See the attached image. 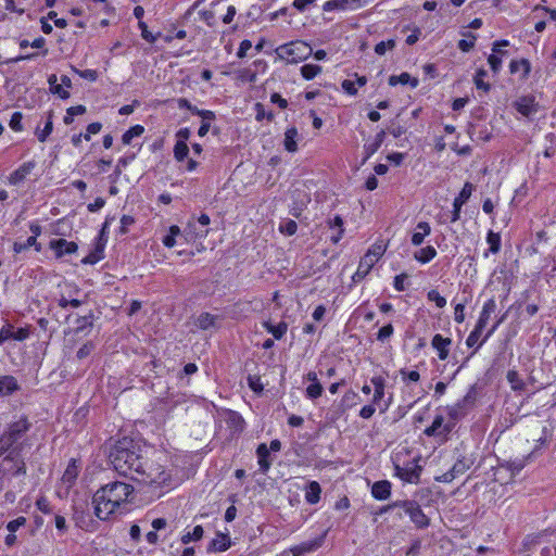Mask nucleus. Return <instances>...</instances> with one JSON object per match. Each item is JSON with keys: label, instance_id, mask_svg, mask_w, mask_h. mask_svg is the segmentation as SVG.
<instances>
[{"label": "nucleus", "instance_id": "8fccbe9b", "mask_svg": "<svg viewBox=\"0 0 556 556\" xmlns=\"http://www.w3.org/2000/svg\"><path fill=\"white\" fill-rule=\"evenodd\" d=\"M37 245V238L36 236H30L27 238L25 242H15L13 245V250L15 253H21L25 250H27L30 247Z\"/></svg>", "mask_w": 556, "mask_h": 556}, {"label": "nucleus", "instance_id": "c85d7f7f", "mask_svg": "<svg viewBox=\"0 0 556 556\" xmlns=\"http://www.w3.org/2000/svg\"><path fill=\"white\" fill-rule=\"evenodd\" d=\"M384 137H386V131L384 130H380L375 139L369 142V143H366L364 149H365V153H366V159L370 157L372 154H375L378 149L381 147L383 140H384Z\"/></svg>", "mask_w": 556, "mask_h": 556}, {"label": "nucleus", "instance_id": "1a4fd4ad", "mask_svg": "<svg viewBox=\"0 0 556 556\" xmlns=\"http://www.w3.org/2000/svg\"><path fill=\"white\" fill-rule=\"evenodd\" d=\"M475 190V186L471 182H465L459 194L454 199L453 202V212L451 222L455 223L460 218L462 206L469 200L472 192Z\"/></svg>", "mask_w": 556, "mask_h": 556}, {"label": "nucleus", "instance_id": "13d9d810", "mask_svg": "<svg viewBox=\"0 0 556 556\" xmlns=\"http://www.w3.org/2000/svg\"><path fill=\"white\" fill-rule=\"evenodd\" d=\"M22 119H23V115L22 113L20 112H15L13 113V115L11 116V119H10V127L14 130V131H20L22 130Z\"/></svg>", "mask_w": 556, "mask_h": 556}, {"label": "nucleus", "instance_id": "09e8293b", "mask_svg": "<svg viewBox=\"0 0 556 556\" xmlns=\"http://www.w3.org/2000/svg\"><path fill=\"white\" fill-rule=\"evenodd\" d=\"M486 76V72L484 70L477 71L473 81L477 89H482L484 92L490 90V85L484 81V77Z\"/></svg>", "mask_w": 556, "mask_h": 556}, {"label": "nucleus", "instance_id": "a878e982", "mask_svg": "<svg viewBox=\"0 0 556 556\" xmlns=\"http://www.w3.org/2000/svg\"><path fill=\"white\" fill-rule=\"evenodd\" d=\"M216 320H217V316L212 315L210 313H201L197 317L194 324L198 328H200L202 330H208L211 328L216 327Z\"/></svg>", "mask_w": 556, "mask_h": 556}, {"label": "nucleus", "instance_id": "20e7f679", "mask_svg": "<svg viewBox=\"0 0 556 556\" xmlns=\"http://www.w3.org/2000/svg\"><path fill=\"white\" fill-rule=\"evenodd\" d=\"M275 53L279 60L286 61L287 63H299L309 58L313 53V49L308 43L302 40H295L280 45L276 48Z\"/></svg>", "mask_w": 556, "mask_h": 556}, {"label": "nucleus", "instance_id": "2eb2a0df", "mask_svg": "<svg viewBox=\"0 0 556 556\" xmlns=\"http://www.w3.org/2000/svg\"><path fill=\"white\" fill-rule=\"evenodd\" d=\"M36 167V162L28 161L23 163L17 169L12 172L8 178L9 184L12 186H17L22 181L26 179V177L34 170Z\"/></svg>", "mask_w": 556, "mask_h": 556}, {"label": "nucleus", "instance_id": "2f4dec72", "mask_svg": "<svg viewBox=\"0 0 556 556\" xmlns=\"http://www.w3.org/2000/svg\"><path fill=\"white\" fill-rule=\"evenodd\" d=\"M371 383L374 384L375 387V393H374V399H372V402L375 404L379 403L383 396H384V387H386V380L380 377V376H377V377H372L371 378Z\"/></svg>", "mask_w": 556, "mask_h": 556}, {"label": "nucleus", "instance_id": "79ce46f5", "mask_svg": "<svg viewBox=\"0 0 556 556\" xmlns=\"http://www.w3.org/2000/svg\"><path fill=\"white\" fill-rule=\"evenodd\" d=\"M78 476V467L76 465V462L73 460L71 464H68L67 468L65 469L63 473V481L67 483H73Z\"/></svg>", "mask_w": 556, "mask_h": 556}, {"label": "nucleus", "instance_id": "69168bd1", "mask_svg": "<svg viewBox=\"0 0 556 556\" xmlns=\"http://www.w3.org/2000/svg\"><path fill=\"white\" fill-rule=\"evenodd\" d=\"M75 72L81 77L90 81H94L98 78V74L93 70H75Z\"/></svg>", "mask_w": 556, "mask_h": 556}, {"label": "nucleus", "instance_id": "680f3d73", "mask_svg": "<svg viewBox=\"0 0 556 556\" xmlns=\"http://www.w3.org/2000/svg\"><path fill=\"white\" fill-rule=\"evenodd\" d=\"M26 522V519L24 517H18L12 521H10L7 526V529L11 532V533H14L15 531H17V529L20 527H22L23 525H25Z\"/></svg>", "mask_w": 556, "mask_h": 556}, {"label": "nucleus", "instance_id": "4d7b16f0", "mask_svg": "<svg viewBox=\"0 0 556 556\" xmlns=\"http://www.w3.org/2000/svg\"><path fill=\"white\" fill-rule=\"evenodd\" d=\"M10 339H13V326L7 324L0 330V345Z\"/></svg>", "mask_w": 556, "mask_h": 556}, {"label": "nucleus", "instance_id": "f257e3e1", "mask_svg": "<svg viewBox=\"0 0 556 556\" xmlns=\"http://www.w3.org/2000/svg\"><path fill=\"white\" fill-rule=\"evenodd\" d=\"M110 462L119 475L142 484L161 488L170 481V473L160 464L143 460L141 446L126 437L112 447Z\"/></svg>", "mask_w": 556, "mask_h": 556}, {"label": "nucleus", "instance_id": "864d4df0", "mask_svg": "<svg viewBox=\"0 0 556 556\" xmlns=\"http://www.w3.org/2000/svg\"><path fill=\"white\" fill-rule=\"evenodd\" d=\"M393 331L394 329L391 324L383 326L377 333V340L384 342L393 334Z\"/></svg>", "mask_w": 556, "mask_h": 556}, {"label": "nucleus", "instance_id": "b1692460", "mask_svg": "<svg viewBox=\"0 0 556 556\" xmlns=\"http://www.w3.org/2000/svg\"><path fill=\"white\" fill-rule=\"evenodd\" d=\"M416 230L412 236V243L416 247L424 242L426 236L430 235L431 227L427 222H419L416 226Z\"/></svg>", "mask_w": 556, "mask_h": 556}, {"label": "nucleus", "instance_id": "9d476101", "mask_svg": "<svg viewBox=\"0 0 556 556\" xmlns=\"http://www.w3.org/2000/svg\"><path fill=\"white\" fill-rule=\"evenodd\" d=\"M370 2H372V0H329L324 3L323 10L326 12L348 9L356 10Z\"/></svg>", "mask_w": 556, "mask_h": 556}, {"label": "nucleus", "instance_id": "cd10ccee", "mask_svg": "<svg viewBox=\"0 0 556 556\" xmlns=\"http://www.w3.org/2000/svg\"><path fill=\"white\" fill-rule=\"evenodd\" d=\"M296 137L298 130L295 127H291L286 130L283 146L287 151L295 152L298 150Z\"/></svg>", "mask_w": 556, "mask_h": 556}, {"label": "nucleus", "instance_id": "de8ad7c7", "mask_svg": "<svg viewBox=\"0 0 556 556\" xmlns=\"http://www.w3.org/2000/svg\"><path fill=\"white\" fill-rule=\"evenodd\" d=\"M203 536V528L195 526L191 532L182 535L181 541L184 544H188L190 541L200 540Z\"/></svg>", "mask_w": 556, "mask_h": 556}, {"label": "nucleus", "instance_id": "7ed1b4c3", "mask_svg": "<svg viewBox=\"0 0 556 556\" xmlns=\"http://www.w3.org/2000/svg\"><path fill=\"white\" fill-rule=\"evenodd\" d=\"M30 427L31 424L27 417L24 416L10 422L4 432L0 435V457L10 450L20 452L22 444H20L18 441L26 434Z\"/></svg>", "mask_w": 556, "mask_h": 556}, {"label": "nucleus", "instance_id": "c9c22d12", "mask_svg": "<svg viewBox=\"0 0 556 556\" xmlns=\"http://www.w3.org/2000/svg\"><path fill=\"white\" fill-rule=\"evenodd\" d=\"M144 132V127L141 125H135L130 127L127 131L122 136V141L124 144H130L131 140L135 137H139Z\"/></svg>", "mask_w": 556, "mask_h": 556}, {"label": "nucleus", "instance_id": "a18cd8bd", "mask_svg": "<svg viewBox=\"0 0 556 556\" xmlns=\"http://www.w3.org/2000/svg\"><path fill=\"white\" fill-rule=\"evenodd\" d=\"M483 331V328H478V326L476 325L473 330L469 333V336L467 337L466 339V344L468 348H473L475 345H477V349H479V339L481 337V333Z\"/></svg>", "mask_w": 556, "mask_h": 556}, {"label": "nucleus", "instance_id": "774afa93", "mask_svg": "<svg viewBox=\"0 0 556 556\" xmlns=\"http://www.w3.org/2000/svg\"><path fill=\"white\" fill-rule=\"evenodd\" d=\"M248 382H249V387L254 391V392H261L263 390V384L261 383V380L258 377H255V376H250L248 378Z\"/></svg>", "mask_w": 556, "mask_h": 556}, {"label": "nucleus", "instance_id": "f3484780", "mask_svg": "<svg viewBox=\"0 0 556 556\" xmlns=\"http://www.w3.org/2000/svg\"><path fill=\"white\" fill-rule=\"evenodd\" d=\"M50 248L55 251L58 257H61L65 254L75 253L78 247L75 242L56 239L50 242Z\"/></svg>", "mask_w": 556, "mask_h": 556}, {"label": "nucleus", "instance_id": "e2e57ef3", "mask_svg": "<svg viewBox=\"0 0 556 556\" xmlns=\"http://www.w3.org/2000/svg\"><path fill=\"white\" fill-rule=\"evenodd\" d=\"M465 304L464 303H458L456 306H455V312H454V319L456 323L458 324H462L464 320H465Z\"/></svg>", "mask_w": 556, "mask_h": 556}, {"label": "nucleus", "instance_id": "0e129e2a", "mask_svg": "<svg viewBox=\"0 0 556 556\" xmlns=\"http://www.w3.org/2000/svg\"><path fill=\"white\" fill-rule=\"evenodd\" d=\"M36 506L43 514H49L51 510L50 503L45 496H41L36 501Z\"/></svg>", "mask_w": 556, "mask_h": 556}, {"label": "nucleus", "instance_id": "423d86ee", "mask_svg": "<svg viewBox=\"0 0 556 556\" xmlns=\"http://www.w3.org/2000/svg\"><path fill=\"white\" fill-rule=\"evenodd\" d=\"M475 397V390L471 388V390L460 401L446 407L448 415L447 421L453 422V428L455 427L456 422L466 415V409L468 406L473 404Z\"/></svg>", "mask_w": 556, "mask_h": 556}, {"label": "nucleus", "instance_id": "473e14b6", "mask_svg": "<svg viewBox=\"0 0 556 556\" xmlns=\"http://www.w3.org/2000/svg\"><path fill=\"white\" fill-rule=\"evenodd\" d=\"M263 326L277 340L281 339L288 330V325L285 321H280L278 325H271L266 321Z\"/></svg>", "mask_w": 556, "mask_h": 556}, {"label": "nucleus", "instance_id": "37998d69", "mask_svg": "<svg viewBox=\"0 0 556 556\" xmlns=\"http://www.w3.org/2000/svg\"><path fill=\"white\" fill-rule=\"evenodd\" d=\"M180 232H181V230H180V228H179L178 226H176V225L170 226V227H169V232H168V235H166V236L163 238V240H162L163 244H164L166 248H173V247L175 245V243H176L175 238H176L178 235H180Z\"/></svg>", "mask_w": 556, "mask_h": 556}, {"label": "nucleus", "instance_id": "39448f33", "mask_svg": "<svg viewBox=\"0 0 556 556\" xmlns=\"http://www.w3.org/2000/svg\"><path fill=\"white\" fill-rule=\"evenodd\" d=\"M394 505H401L400 508L404 510L416 528L425 529L429 527L430 519L426 516L416 501H396L394 502Z\"/></svg>", "mask_w": 556, "mask_h": 556}, {"label": "nucleus", "instance_id": "3c124183", "mask_svg": "<svg viewBox=\"0 0 556 556\" xmlns=\"http://www.w3.org/2000/svg\"><path fill=\"white\" fill-rule=\"evenodd\" d=\"M395 47V41L389 39L387 41H380L375 47V52L379 55H383L388 50H392Z\"/></svg>", "mask_w": 556, "mask_h": 556}, {"label": "nucleus", "instance_id": "6ab92c4d", "mask_svg": "<svg viewBox=\"0 0 556 556\" xmlns=\"http://www.w3.org/2000/svg\"><path fill=\"white\" fill-rule=\"evenodd\" d=\"M377 262L372 260V257H369V255H364L358 264L357 270L353 275L352 279L354 282L362 281L371 270L374 265Z\"/></svg>", "mask_w": 556, "mask_h": 556}, {"label": "nucleus", "instance_id": "ddd939ff", "mask_svg": "<svg viewBox=\"0 0 556 556\" xmlns=\"http://www.w3.org/2000/svg\"><path fill=\"white\" fill-rule=\"evenodd\" d=\"M506 46H508L507 40H498L493 43L492 54L489 55L488 62L494 73H497L502 67V58L507 54V51L502 50V47Z\"/></svg>", "mask_w": 556, "mask_h": 556}, {"label": "nucleus", "instance_id": "c03bdc74", "mask_svg": "<svg viewBox=\"0 0 556 556\" xmlns=\"http://www.w3.org/2000/svg\"><path fill=\"white\" fill-rule=\"evenodd\" d=\"M189 153V148L186 142L178 140L174 147V156L178 162L184 161Z\"/></svg>", "mask_w": 556, "mask_h": 556}, {"label": "nucleus", "instance_id": "bb28decb", "mask_svg": "<svg viewBox=\"0 0 556 556\" xmlns=\"http://www.w3.org/2000/svg\"><path fill=\"white\" fill-rule=\"evenodd\" d=\"M256 454L258 457L260 469L265 473L270 467V462L268 460L269 450L265 443L258 445Z\"/></svg>", "mask_w": 556, "mask_h": 556}, {"label": "nucleus", "instance_id": "338daca9", "mask_svg": "<svg viewBox=\"0 0 556 556\" xmlns=\"http://www.w3.org/2000/svg\"><path fill=\"white\" fill-rule=\"evenodd\" d=\"M135 223L134 217L129 215H123L121 218V232L127 233L128 227Z\"/></svg>", "mask_w": 556, "mask_h": 556}, {"label": "nucleus", "instance_id": "5fc2aeb1", "mask_svg": "<svg viewBox=\"0 0 556 556\" xmlns=\"http://www.w3.org/2000/svg\"><path fill=\"white\" fill-rule=\"evenodd\" d=\"M138 26L141 30V36L144 40H147L150 43H154L156 41V36H154L152 33L148 30V26L144 22L139 21Z\"/></svg>", "mask_w": 556, "mask_h": 556}, {"label": "nucleus", "instance_id": "ea45409f", "mask_svg": "<svg viewBox=\"0 0 556 556\" xmlns=\"http://www.w3.org/2000/svg\"><path fill=\"white\" fill-rule=\"evenodd\" d=\"M319 73H321V66L316 64H305L301 67V74L307 80L315 78Z\"/></svg>", "mask_w": 556, "mask_h": 556}, {"label": "nucleus", "instance_id": "0eeeda50", "mask_svg": "<svg viewBox=\"0 0 556 556\" xmlns=\"http://www.w3.org/2000/svg\"><path fill=\"white\" fill-rule=\"evenodd\" d=\"M395 473L403 481L408 483H418L421 473V466L418 465L417 459H413L408 462L404 466L395 464L394 466Z\"/></svg>", "mask_w": 556, "mask_h": 556}, {"label": "nucleus", "instance_id": "5701e85b", "mask_svg": "<svg viewBox=\"0 0 556 556\" xmlns=\"http://www.w3.org/2000/svg\"><path fill=\"white\" fill-rule=\"evenodd\" d=\"M208 235V229H202L197 227V223L194 217H192L186 228H185V236L187 240H195V239H203Z\"/></svg>", "mask_w": 556, "mask_h": 556}, {"label": "nucleus", "instance_id": "4be33fe9", "mask_svg": "<svg viewBox=\"0 0 556 556\" xmlns=\"http://www.w3.org/2000/svg\"><path fill=\"white\" fill-rule=\"evenodd\" d=\"M371 494L376 500H387L391 495V483L387 480L375 482L371 488Z\"/></svg>", "mask_w": 556, "mask_h": 556}, {"label": "nucleus", "instance_id": "6e6552de", "mask_svg": "<svg viewBox=\"0 0 556 556\" xmlns=\"http://www.w3.org/2000/svg\"><path fill=\"white\" fill-rule=\"evenodd\" d=\"M326 534L320 535L311 541L302 542L292 546L288 552H283L281 556H304L305 554L317 551L324 544Z\"/></svg>", "mask_w": 556, "mask_h": 556}, {"label": "nucleus", "instance_id": "72a5a7b5", "mask_svg": "<svg viewBox=\"0 0 556 556\" xmlns=\"http://www.w3.org/2000/svg\"><path fill=\"white\" fill-rule=\"evenodd\" d=\"M507 381L510 384V388L514 391H523L525 390V382L521 379L520 375L516 370H508L506 375Z\"/></svg>", "mask_w": 556, "mask_h": 556}, {"label": "nucleus", "instance_id": "a19ab883", "mask_svg": "<svg viewBox=\"0 0 556 556\" xmlns=\"http://www.w3.org/2000/svg\"><path fill=\"white\" fill-rule=\"evenodd\" d=\"M486 242L490 245V251L495 254L501 249V236L492 230H490L486 235Z\"/></svg>", "mask_w": 556, "mask_h": 556}, {"label": "nucleus", "instance_id": "6e6d98bb", "mask_svg": "<svg viewBox=\"0 0 556 556\" xmlns=\"http://www.w3.org/2000/svg\"><path fill=\"white\" fill-rule=\"evenodd\" d=\"M255 111H256V119L257 121H263L264 118L271 121L274 118V114L271 112L267 113L262 103L255 104Z\"/></svg>", "mask_w": 556, "mask_h": 556}, {"label": "nucleus", "instance_id": "393cba45", "mask_svg": "<svg viewBox=\"0 0 556 556\" xmlns=\"http://www.w3.org/2000/svg\"><path fill=\"white\" fill-rule=\"evenodd\" d=\"M321 488L317 481H311L305 488V500L309 504H316L320 500Z\"/></svg>", "mask_w": 556, "mask_h": 556}, {"label": "nucleus", "instance_id": "052dcab7", "mask_svg": "<svg viewBox=\"0 0 556 556\" xmlns=\"http://www.w3.org/2000/svg\"><path fill=\"white\" fill-rule=\"evenodd\" d=\"M202 118V122H207L210 124L211 121L215 119V113L210 110H200L198 109L195 114Z\"/></svg>", "mask_w": 556, "mask_h": 556}, {"label": "nucleus", "instance_id": "412c9836", "mask_svg": "<svg viewBox=\"0 0 556 556\" xmlns=\"http://www.w3.org/2000/svg\"><path fill=\"white\" fill-rule=\"evenodd\" d=\"M495 309L496 302L494 299H489L486 302H484L479 319L476 324L478 328H485L491 315L495 312Z\"/></svg>", "mask_w": 556, "mask_h": 556}, {"label": "nucleus", "instance_id": "9b49d317", "mask_svg": "<svg viewBox=\"0 0 556 556\" xmlns=\"http://www.w3.org/2000/svg\"><path fill=\"white\" fill-rule=\"evenodd\" d=\"M473 464L472 459L466 456H462L456 460L450 471L442 475L440 481L442 482H451L457 476L465 473Z\"/></svg>", "mask_w": 556, "mask_h": 556}, {"label": "nucleus", "instance_id": "bf43d9fd", "mask_svg": "<svg viewBox=\"0 0 556 556\" xmlns=\"http://www.w3.org/2000/svg\"><path fill=\"white\" fill-rule=\"evenodd\" d=\"M469 37H470V40L462 39V40H459V42H458V48H459L463 52H468V51H470V50L473 48V46H475L476 36H475V35L469 34Z\"/></svg>", "mask_w": 556, "mask_h": 556}, {"label": "nucleus", "instance_id": "e433bc0d", "mask_svg": "<svg viewBox=\"0 0 556 556\" xmlns=\"http://www.w3.org/2000/svg\"><path fill=\"white\" fill-rule=\"evenodd\" d=\"M52 130H53V122H52V113L50 112L48 114V119L46 122L43 129L36 130L37 139L40 142H45L47 140V138L50 136V134L52 132Z\"/></svg>", "mask_w": 556, "mask_h": 556}, {"label": "nucleus", "instance_id": "aec40b11", "mask_svg": "<svg viewBox=\"0 0 556 556\" xmlns=\"http://www.w3.org/2000/svg\"><path fill=\"white\" fill-rule=\"evenodd\" d=\"M18 388L17 380L13 376H0V396H9Z\"/></svg>", "mask_w": 556, "mask_h": 556}, {"label": "nucleus", "instance_id": "c756f323", "mask_svg": "<svg viewBox=\"0 0 556 556\" xmlns=\"http://www.w3.org/2000/svg\"><path fill=\"white\" fill-rule=\"evenodd\" d=\"M437 256V250L432 245L420 249L415 252L414 258L421 264H426Z\"/></svg>", "mask_w": 556, "mask_h": 556}, {"label": "nucleus", "instance_id": "f704fd0d", "mask_svg": "<svg viewBox=\"0 0 556 556\" xmlns=\"http://www.w3.org/2000/svg\"><path fill=\"white\" fill-rule=\"evenodd\" d=\"M510 73L515 74L518 72H522V77H526L530 72V63L526 59L514 60L509 64Z\"/></svg>", "mask_w": 556, "mask_h": 556}, {"label": "nucleus", "instance_id": "a211bd4d", "mask_svg": "<svg viewBox=\"0 0 556 556\" xmlns=\"http://www.w3.org/2000/svg\"><path fill=\"white\" fill-rule=\"evenodd\" d=\"M451 344L452 340L450 338H444L439 333L435 334L431 341V345L437 350L438 356L441 361L447 358Z\"/></svg>", "mask_w": 556, "mask_h": 556}, {"label": "nucleus", "instance_id": "58836bf2", "mask_svg": "<svg viewBox=\"0 0 556 556\" xmlns=\"http://www.w3.org/2000/svg\"><path fill=\"white\" fill-rule=\"evenodd\" d=\"M386 250L387 245L382 241L376 242L368 249L366 255H369V257H372L374 261L378 262L384 254Z\"/></svg>", "mask_w": 556, "mask_h": 556}, {"label": "nucleus", "instance_id": "7c9ffc66", "mask_svg": "<svg viewBox=\"0 0 556 556\" xmlns=\"http://www.w3.org/2000/svg\"><path fill=\"white\" fill-rule=\"evenodd\" d=\"M410 84L413 88L418 86V79L412 78L408 73H402L400 75H392L389 77V85L396 86L397 84L406 85Z\"/></svg>", "mask_w": 556, "mask_h": 556}, {"label": "nucleus", "instance_id": "49530a36", "mask_svg": "<svg viewBox=\"0 0 556 556\" xmlns=\"http://www.w3.org/2000/svg\"><path fill=\"white\" fill-rule=\"evenodd\" d=\"M279 230L281 233L283 235H287V236H292L298 230V225L294 220L292 219H285L280 223L279 225Z\"/></svg>", "mask_w": 556, "mask_h": 556}, {"label": "nucleus", "instance_id": "f8f14e48", "mask_svg": "<svg viewBox=\"0 0 556 556\" xmlns=\"http://www.w3.org/2000/svg\"><path fill=\"white\" fill-rule=\"evenodd\" d=\"M453 430V422L445 421L442 415H437L432 425L425 429L427 437L446 435Z\"/></svg>", "mask_w": 556, "mask_h": 556}, {"label": "nucleus", "instance_id": "603ef678", "mask_svg": "<svg viewBox=\"0 0 556 556\" xmlns=\"http://www.w3.org/2000/svg\"><path fill=\"white\" fill-rule=\"evenodd\" d=\"M428 300L435 303V305L440 308L446 305V300L442 296L437 290H430L427 294Z\"/></svg>", "mask_w": 556, "mask_h": 556}, {"label": "nucleus", "instance_id": "dca6fc26", "mask_svg": "<svg viewBox=\"0 0 556 556\" xmlns=\"http://www.w3.org/2000/svg\"><path fill=\"white\" fill-rule=\"evenodd\" d=\"M306 380L309 381L311 383L306 387L305 389V395L306 397H308L309 400H316L318 399L319 396H321L323 394V391H324V388L321 386V383L319 382L318 378H317V375L316 372L314 371H309L306 376H305Z\"/></svg>", "mask_w": 556, "mask_h": 556}, {"label": "nucleus", "instance_id": "4468645a", "mask_svg": "<svg viewBox=\"0 0 556 556\" xmlns=\"http://www.w3.org/2000/svg\"><path fill=\"white\" fill-rule=\"evenodd\" d=\"M514 108L525 117H531L539 111V105L534 98L530 96L521 97L514 102Z\"/></svg>", "mask_w": 556, "mask_h": 556}, {"label": "nucleus", "instance_id": "4c0bfd02", "mask_svg": "<svg viewBox=\"0 0 556 556\" xmlns=\"http://www.w3.org/2000/svg\"><path fill=\"white\" fill-rule=\"evenodd\" d=\"M212 548L215 552H224L230 546V541L228 535L226 534H218L211 544Z\"/></svg>", "mask_w": 556, "mask_h": 556}, {"label": "nucleus", "instance_id": "f03ea898", "mask_svg": "<svg viewBox=\"0 0 556 556\" xmlns=\"http://www.w3.org/2000/svg\"><path fill=\"white\" fill-rule=\"evenodd\" d=\"M132 493L134 486L125 482L114 481L103 485L92 497L96 516L106 520L113 514L121 513L129 503Z\"/></svg>", "mask_w": 556, "mask_h": 556}]
</instances>
